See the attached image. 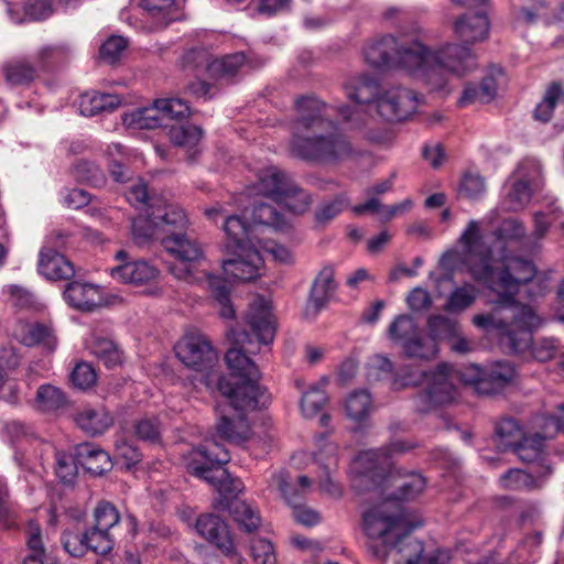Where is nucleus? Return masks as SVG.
Masks as SVG:
<instances>
[{"label":"nucleus","mask_w":564,"mask_h":564,"mask_svg":"<svg viewBox=\"0 0 564 564\" xmlns=\"http://www.w3.org/2000/svg\"><path fill=\"white\" fill-rule=\"evenodd\" d=\"M230 460L228 451L215 440L205 441L185 457L188 471L220 490H237L227 486L229 473L224 467Z\"/></svg>","instance_id":"obj_10"},{"label":"nucleus","mask_w":564,"mask_h":564,"mask_svg":"<svg viewBox=\"0 0 564 564\" xmlns=\"http://www.w3.org/2000/svg\"><path fill=\"white\" fill-rule=\"evenodd\" d=\"M496 434L502 451H510L524 436L519 423L511 417L502 419L497 424Z\"/></svg>","instance_id":"obj_49"},{"label":"nucleus","mask_w":564,"mask_h":564,"mask_svg":"<svg viewBox=\"0 0 564 564\" xmlns=\"http://www.w3.org/2000/svg\"><path fill=\"white\" fill-rule=\"evenodd\" d=\"M345 93L349 99L358 104L371 105L375 102V108H377V98L381 95L378 80L368 75L349 80L345 85Z\"/></svg>","instance_id":"obj_30"},{"label":"nucleus","mask_w":564,"mask_h":564,"mask_svg":"<svg viewBox=\"0 0 564 564\" xmlns=\"http://www.w3.org/2000/svg\"><path fill=\"white\" fill-rule=\"evenodd\" d=\"M478 296L477 289L471 284L456 288L448 296L444 310L449 313H460L471 306Z\"/></svg>","instance_id":"obj_50"},{"label":"nucleus","mask_w":564,"mask_h":564,"mask_svg":"<svg viewBox=\"0 0 564 564\" xmlns=\"http://www.w3.org/2000/svg\"><path fill=\"white\" fill-rule=\"evenodd\" d=\"M39 272L48 280H67L75 273L73 263L53 249H42Z\"/></svg>","instance_id":"obj_26"},{"label":"nucleus","mask_w":564,"mask_h":564,"mask_svg":"<svg viewBox=\"0 0 564 564\" xmlns=\"http://www.w3.org/2000/svg\"><path fill=\"white\" fill-rule=\"evenodd\" d=\"M372 406V398L367 390L352 391L345 401L346 414L349 419L360 422L366 419Z\"/></svg>","instance_id":"obj_45"},{"label":"nucleus","mask_w":564,"mask_h":564,"mask_svg":"<svg viewBox=\"0 0 564 564\" xmlns=\"http://www.w3.org/2000/svg\"><path fill=\"white\" fill-rule=\"evenodd\" d=\"M387 334L410 358L429 360L438 354V346L433 339H425L414 318L408 314L397 316L389 325Z\"/></svg>","instance_id":"obj_11"},{"label":"nucleus","mask_w":564,"mask_h":564,"mask_svg":"<svg viewBox=\"0 0 564 564\" xmlns=\"http://www.w3.org/2000/svg\"><path fill=\"white\" fill-rule=\"evenodd\" d=\"M415 447V443L395 440L388 446L360 452L355 462L354 469L360 482L369 480L371 485H379L390 466V458L395 454L406 453Z\"/></svg>","instance_id":"obj_12"},{"label":"nucleus","mask_w":564,"mask_h":564,"mask_svg":"<svg viewBox=\"0 0 564 564\" xmlns=\"http://www.w3.org/2000/svg\"><path fill=\"white\" fill-rule=\"evenodd\" d=\"M63 295L67 304L78 311L90 312L107 303L99 285L78 280L68 282Z\"/></svg>","instance_id":"obj_18"},{"label":"nucleus","mask_w":564,"mask_h":564,"mask_svg":"<svg viewBox=\"0 0 564 564\" xmlns=\"http://www.w3.org/2000/svg\"><path fill=\"white\" fill-rule=\"evenodd\" d=\"M227 338L232 341V347L226 351L225 361L232 375L241 382L234 383L228 378L221 377L218 380L220 393L239 410H256L264 406L269 397L265 389L258 383L260 379L258 367L247 356L256 352L247 346L251 345L250 334L231 328L227 330Z\"/></svg>","instance_id":"obj_6"},{"label":"nucleus","mask_w":564,"mask_h":564,"mask_svg":"<svg viewBox=\"0 0 564 564\" xmlns=\"http://www.w3.org/2000/svg\"><path fill=\"white\" fill-rule=\"evenodd\" d=\"M551 435L535 433L531 436H523L510 451H512L522 462L536 464V474L546 476L552 473V468L545 463L544 441Z\"/></svg>","instance_id":"obj_20"},{"label":"nucleus","mask_w":564,"mask_h":564,"mask_svg":"<svg viewBox=\"0 0 564 564\" xmlns=\"http://www.w3.org/2000/svg\"><path fill=\"white\" fill-rule=\"evenodd\" d=\"M425 32L416 28V44L424 51L421 55L414 78L422 82L430 90L449 93L448 75L463 77L478 67L475 52L456 43H446L436 50L429 47L424 40Z\"/></svg>","instance_id":"obj_8"},{"label":"nucleus","mask_w":564,"mask_h":564,"mask_svg":"<svg viewBox=\"0 0 564 564\" xmlns=\"http://www.w3.org/2000/svg\"><path fill=\"white\" fill-rule=\"evenodd\" d=\"M223 228L232 246L238 250H246L252 246H258V243L260 245V241L256 238V226L248 224L241 216H226Z\"/></svg>","instance_id":"obj_25"},{"label":"nucleus","mask_w":564,"mask_h":564,"mask_svg":"<svg viewBox=\"0 0 564 564\" xmlns=\"http://www.w3.org/2000/svg\"><path fill=\"white\" fill-rule=\"evenodd\" d=\"M76 457L77 463L94 476H99L112 467L109 454L91 443L77 445Z\"/></svg>","instance_id":"obj_27"},{"label":"nucleus","mask_w":564,"mask_h":564,"mask_svg":"<svg viewBox=\"0 0 564 564\" xmlns=\"http://www.w3.org/2000/svg\"><path fill=\"white\" fill-rule=\"evenodd\" d=\"M88 349L107 368H113L122 362V351L109 338L93 335Z\"/></svg>","instance_id":"obj_35"},{"label":"nucleus","mask_w":564,"mask_h":564,"mask_svg":"<svg viewBox=\"0 0 564 564\" xmlns=\"http://www.w3.org/2000/svg\"><path fill=\"white\" fill-rule=\"evenodd\" d=\"M228 401H230L228 399ZM236 411V417H229L228 415H221L217 424V434L221 440L231 443H241L248 440L250 435V426L246 415L242 413L246 410L236 409L231 402H229Z\"/></svg>","instance_id":"obj_28"},{"label":"nucleus","mask_w":564,"mask_h":564,"mask_svg":"<svg viewBox=\"0 0 564 564\" xmlns=\"http://www.w3.org/2000/svg\"><path fill=\"white\" fill-rule=\"evenodd\" d=\"M538 193L540 192L513 178L512 185L503 200L505 207L510 212L521 210L527 207L532 197Z\"/></svg>","instance_id":"obj_52"},{"label":"nucleus","mask_w":564,"mask_h":564,"mask_svg":"<svg viewBox=\"0 0 564 564\" xmlns=\"http://www.w3.org/2000/svg\"><path fill=\"white\" fill-rule=\"evenodd\" d=\"M335 290L334 270L326 265L319 271L311 289L308 305L313 306L315 314L328 302Z\"/></svg>","instance_id":"obj_33"},{"label":"nucleus","mask_w":564,"mask_h":564,"mask_svg":"<svg viewBox=\"0 0 564 564\" xmlns=\"http://www.w3.org/2000/svg\"><path fill=\"white\" fill-rule=\"evenodd\" d=\"M327 383L328 379L322 377L317 383L311 386L310 389L303 393L301 410L305 417L311 419L316 416L326 404L328 398L325 387Z\"/></svg>","instance_id":"obj_36"},{"label":"nucleus","mask_w":564,"mask_h":564,"mask_svg":"<svg viewBox=\"0 0 564 564\" xmlns=\"http://www.w3.org/2000/svg\"><path fill=\"white\" fill-rule=\"evenodd\" d=\"M490 23L485 13H465L454 23V32L464 43L485 41L489 35Z\"/></svg>","instance_id":"obj_22"},{"label":"nucleus","mask_w":564,"mask_h":564,"mask_svg":"<svg viewBox=\"0 0 564 564\" xmlns=\"http://www.w3.org/2000/svg\"><path fill=\"white\" fill-rule=\"evenodd\" d=\"M78 463L76 452L74 454L65 451L55 452V475L65 485L75 481L78 474Z\"/></svg>","instance_id":"obj_51"},{"label":"nucleus","mask_w":564,"mask_h":564,"mask_svg":"<svg viewBox=\"0 0 564 564\" xmlns=\"http://www.w3.org/2000/svg\"><path fill=\"white\" fill-rule=\"evenodd\" d=\"M229 512L234 521L246 532H252L260 525V516L246 501L234 500L229 506Z\"/></svg>","instance_id":"obj_48"},{"label":"nucleus","mask_w":564,"mask_h":564,"mask_svg":"<svg viewBox=\"0 0 564 564\" xmlns=\"http://www.w3.org/2000/svg\"><path fill=\"white\" fill-rule=\"evenodd\" d=\"M503 78V72L500 67H492L481 79L479 85H466L459 99L462 106L473 102L488 104L497 95L499 80Z\"/></svg>","instance_id":"obj_23"},{"label":"nucleus","mask_w":564,"mask_h":564,"mask_svg":"<svg viewBox=\"0 0 564 564\" xmlns=\"http://www.w3.org/2000/svg\"><path fill=\"white\" fill-rule=\"evenodd\" d=\"M67 397L62 389L50 383L41 384L32 406L42 413H55L67 405Z\"/></svg>","instance_id":"obj_34"},{"label":"nucleus","mask_w":564,"mask_h":564,"mask_svg":"<svg viewBox=\"0 0 564 564\" xmlns=\"http://www.w3.org/2000/svg\"><path fill=\"white\" fill-rule=\"evenodd\" d=\"M272 485L279 489L284 499L292 507V514L299 523L306 527H313L321 522V516L316 510L301 505L302 499L297 490H294V494L289 491L290 486L286 475L283 471L272 476Z\"/></svg>","instance_id":"obj_21"},{"label":"nucleus","mask_w":564,"mask_h":564,"mask_svg":"<svg viewBox=\"0 0 564 564\" xmlns=\"http://www.w3.org/2000/svg\"><path fill=\"white\" fill-rule=\"evenodd\" d=\"M75 177L94 187H101L106 183L104 172L95 163L89 161H78L74 166Z\"/></svg>","instance_id":"obj_57"},{"label":"nucleus","mask_w":564,"mask_h":564,"mask_svg":"<svg viewBox=\"0 0 564 564\" xmlns=\"http://www.w3.org/2000/svg\"><path fill=\"white\" fill-rule=\"evenodd\" d=\"M203 135L199 127L193 124L173 126L170 129V139L173 144L192 149L198 144Z\"/></svg>","instance_id":"obj_53"},{"label":"nucleus","mask_w":564,"mask_h":564,"mask_svg":"<svg viewBox=\"0 0 564 564\" xmlns=\"http://www.w3.org/2000/svg\"><path fill=\"white\" fill-rule=\"evenodd\" d=\"M427 327L430 330V337L425 339H433L437 345V340L449 341L459 332V324L443 315H432L427 319Z\"/></svg>","instance_id":"obj_47"},{"label":"nucleus","mask_w":564,"mask_h":564,"mask_svg":"<svg viewBox=\"0 0 564 564\" xmlns=\"http://www.w3.org/2000/svg\"><path fill=\"white\" fill-rule=\"evenodd\" d=\"M253 225L258 229V225L272 227L275 230L284 231L289 228V221L283 214L278 212L269 204H258L252 210Z\"/></svg>","instance_id":"obj_43"},{"label":"nucleus","mask_w":564,"mask_h":564,"mask_svg":"<svg viewBox=\"0 0 564 564\" xmlns=\"http://www.w3.org/2000/svg\"><path fill=\"white\" fill-rule=\"evenodd\" d=\"M458 192L467 199H478L486 193L485 178L478 173L467 172L460 180Z\"/></svg>","instance_id":"obj_56"},{"label":"nucleus","mask_w":564,"mask_h":564,"mask_svg":"<svg viewBox=\"0 0 564 564\" xmlns=\"http://www.w3.org/2000/svg\"><path fill=\"white\" fill-rule=\"evenodd\" d=\"M141 7L159 26H166L170 22L178 20L181 17L175 0H142Z\"/></svg>","instance_id":"obj_38"},{"label":"nucleus","mask_w":564,"mask_h":564,"mask_svg":"<svg viewBox=\"0 0 564 564\" xmlns=\"http://www.w3.org/2000/svg\"><path fill=\"white\" fill-rule=\"evenodd\" d=\"M3 75L8 84L28 85L35 78V68L28 61L13 59L3 64Z\"/></svg>","instance_id":"obj_42"},{"label":"nucleus","mask_w":564,"mask_h":564,"mask_svg":"<svg viewBox=\"0 0 564 564\" xmlns=\"http://www.w3.org/2000/svg\"><path fill=\"white\" fill-rule=\"evenodd\" d=\"M416 28L404 32L399 39L384 35L368 43L364 48L365 61L375 68H401L414 77L424 51L416 44Z\"/></svg>","instance_id":"obj_9"},{"label":"nucleus","mask_w":564,"mask_h":564,"mask_svg":"<svg viewBox=\"0 0 564 564\" xmlns=\"http://www.w3.org/2000/svg\"><path fill=\"white\" fill-rule=\"evenodd\" d=\"M75 423L80 430L95 436L111 426L112 417L104 408L85 406L75 415Z\"/></svg>","instance_id":"obj_31"},{"label":"nucleus","mask_w":564,"mask_h":564,"mask_svg":"<svg viewBox=\"0 0 564 564\" xmlns=\"http://www.w3.org/2000/svg\"><path fill=\"white\" fill-rule=\"evenodd\" d=\"M421 523H412L402 507L391 500L371 506L362 512L361 528L371 541L369 550L373 557L386 561L390 551L399 555L397 564H417L422 560L423 543L410 536Z\"/></svg>","instance_id":"obj_5"},{"label":"nucleus","mask_w":564,"mask_h":564,"mask_svg":"<svg viewBox=\"0 0 564 564\" xmlns=\"http://www.w3.org/2000/svg\"><path fill=\"white\" fill-rule=\"evenodd\" d=\"M292 178L276 166H270L261 172L257 184L258 192L278 203L290 193Z\"/></svg>","instance_id":"obj_24"},{"label":"nucleus","mask_w":564,"mask_h":564,"mask_svg":"<svg viewBox=\"0 0 564 564\" xmlns=\"http://www.w3.org/2000/svg\"><path fill=\"white\" fill-rule=\"evenodd\" d=\"M500 485L508 490H523L534 487V478L527 471L511 468L500 477Z\"/></svg>","instance_id":"obj_60"},{"label":"nucleus","mask_w":564,"mask_h":564,"mask_svg":"<svg viewBox=\"0 0 564 564\" xmlns=\"http://www.w3.org/2000/svg\"><path fill=\"white\" fill-rule=\"evenodd\" d=\"M540 317L528 305L514 301V296L499 299L490 312L477 314L473 324L486 332H496L500 345L510 354H524L540 361L551 360L558 351L555 337H541L533 341L532 332L540 325Z\"/></svg>","instance_id":"obj_4"},{"label":"nucleus","mask_w":564,"mask_h":564,"mask_svg":"<svg viewBox=\"0 0 564 564\" xmlns=\"http://www.w3.org/2000/svg\"><path fill=\"white\" fill-rule=\"evenodd\" d=\"M246 324L260 344L269 345L275 334V326L269 302L257 296L249 305L245 316Z\"/></svg>","instance_id":"obj_16"},{"label":"nucleus","mask_w":564,"mask_h":564,"mask_svg":"<svg viewBox=\"0 0 564 564\" xmlns=\"http://www.w3.org/2000/svg\"><path fill=\"white\" fill-rule=\"evenodd\" d=\"M424 389L414 399L416 411L426 413L438 405L449 403L456 398V383L470 386L478 394L500 393L517 378L512 364L497 361L482 368L475 364L453 368L442 362L431 371L421 372Z\"/></svg>","instance_id":"obj_3"},{"label":"nucleus","mask_w":564,"mask_h":564,"mask_svg":"<svg viewBox=\"0 0 564 564\" xmlns=\"http://www.w3.org/2000/svg\"><path fill=\"white\" fill-rule=\"evenodd\" d=\"M116 259L123 263L111 269V276L120 282L142 285L148 284L159 276V270L155 265L145 260L127 261L128 253L120 250L116 253Z\"/></svg>","instance_id":"obj_15"},{"label":"nucleus","mask_w":564,"mask_h":564,"mask_svg":"<svg viewBox=\"0 0 564 564\" xmlns=\"http://www.w3.org/2000/svg\"><path fill=\"white\" fill-rule=\"evenodd\" d=\"M121 104L118 95L99 91L85 93L79 98V112L85 117H93L106 111H112Z\"/></svg>","instance_id":"obj_32"},{"label":"nucleus","mask_w":564,"mask_h":564,"mask_svg":"<svg viewBox=\"0 0 564 564\" xmlns=\"http://www.w3.org/2000/svg\"><path fill=\"white\" fill-rule=\"evenodd\" d=\"M500 246L501 265L495 268L494 251L486 245L481 235L480 221L471 219L459 236L468 272L475 281L496 292L499 299L514 296L520 285L530 282L535 273L532 261L512 257L507 252L508 246L525 237V228L514 218L505 219L495 231Z\"/></svg>","instance_id":"obj_1"},{"label":"nucleus","mask_w":564,"mask_h":564,"mask_svg":"<svg viewBox=\"0 0 564 564\" xmlns=\"http://www.w3.org/2000/svg\"><path fill=\"white\" fill-rule=\"evenodd\" d=\"M131 229L134 240L138 243H143L156 235L160 223L151 217V212H147L144 215L133 218Z\"/></svg>","instance_id":"obj_54"},{"label":"nucleus","mask_w":564,"mask_h":564,"mask_svg":"<svg viewBox=\"0 0 564 564\" xmlns=\"http://www.w3.org/2000/svg\"><path fill=\"white\" fill-rule=\"evenodd\" d=\"M290 189V193H288L289 197L280 199L278 204L285 206L294 214L304 213L311 204L310 194L300 188L294 182L291 184Z\"/></svg>","instance_id":"obj_62"},{"label":"nucleus","mask_w":564,"mask_h":564,"mask_svg":"<svg viewBox=\"0 0 564 564\" xmlns=\"http://www.w3.org/2000/svg\"><path fill=\"white\" fill-rule=\"evenodd\" d=\"M420 105L419 95L405 87H391L377 98V112L386 121H401L412 116Z\"/></svg>","instance_id":"obj_13"},{"label":"nucleus","mask_w":564,"mask_h":564,"mask_svg":"<svg viewBox=\"0 0 564 564\" xmlns=\"http://www.w3.org/2000/svg\"><path fill=\"white\" fill-rule=\"evenodd\" d=\"M263 259L257 246L239 250V253L223 261V270L228 279L234 281H251L260 275Z\"/></svg>","instance_id":"obj_17"},{"label":"nucleus","mask_w":564,"mask_h":564,"mask_svg":"<svg viewBox=\"0 0 564 564\" xmlns=\"http://www.w3.org/2000/svg\"><path fill=\"white\" fill-rule=\"evenodd\" d=\"M296 118L292 124L291 153L304 161L338 164L351 159L356 151L350 140L335 129L338 113L352 128L367 124L361 113L349 106H334L315 96H302L295 100Z\"/></svg>","instance_id":"obj_2"},{"label":"nucleus","mask_w":564,"mask_h":564,"mask_svg":"<svg viewBox=\"0 0 564 564\" xmlns=\"http://www.w3.org/2000/svg\"><path fill=\"white\" fill-rule=\"evenodd\" d=\"M87 533V551H93L96 554H107L113 546L112 539L108 531L91 527L86 529Z\"/></svg>","instance_id":"obj_63"},{"label":"nucleus","mask_w":564,"mask_h":564,"mask_svg":"<svg viewBox=\"0 0 564 564\" xmlns=\"http://www.w3.org/2000/svg\"><path fill=\"white\" fill-rule=\"evenodd\" d=\"M126 197L132 206L144 210V213L151 212V205H158L161 200L149 196L147 184L141 180L128 188Z\"/></svg>","instance_id":"obj_55"},{"label":"nucleus","mask_w":564,"mask_h":564,"mask_svg":"<svg viewBox=\"0 0 564 564\" xmlns=\"http://www.w3.org/2000/svg\"><path fill=\"white\" fill-rule=\"evenodd\" d=\"M426 481L420 474H411L399 486L393 501L412 500L423 492Z\"/></svg>","instance_id":"obj_58"},{"label":"nucleus","mask_w":564,"mask_h":564,"mask_svg":"<svg viewBox=\"0 0 564 564\" xmlns=\"http://www.w3.org/2000/svg\"><path fill=\"white\" fill-rule=\"evenodd\" d=\"M564 104V87L558 82L551 83L543 96V99L536 105L533 117L541 122L551 120L554 109L557 105Z\"/></svg>","instance_id":"obj_37"},{"label":"nucleus","mask_w":564,"mask_h":564,"mask_svg":"<svg viewBox=\"0 0 564 564\" xmlns=\"http://www.w3.org/2000/svg\"><path fill=\"white\" fill-rule=\"evenodd\" d=\"M22 330L21 341L25 346L43 345L50 350H53L56 346L52 329L44 324H26L23 326Z\"/></svg>","instance_id":"obj_44"},{"label":"nucleus","mask_w":564,"mask_h":564,"mask_svg":"<svg viewBox=\"0 0 564 564\" xmlns=\"http://www.w3.org/2000/svg\"><path fill=\"white\" fill-rule=\"evenodd\" d=\"M120 516L113 505L104 501L99 502L94 511V525L104 531H110L119 522Z\"/></svg>","instance_id":"obj_61"},{"label":"nucleus","mask_w":564,"mask_h":564,"mask_svg":"<svg viewBox=\"0 0 564 564\" xmlns=\"http://www.w3.org/2000/svg\"><path fill=\"white\" fill-rule=\"evenodd\" d=\"M162 121L167 119H181L189 115L191 109L186 101L181 98H167L155 100Z\"/></svg>","instance_id":"obj_59"},{"label":"nucleus","mask_w":564,"mask_h":564,"mask_svg":"<svg viewBox=\"0 0 564 564\" xmlns=\"http://www.w3.org/2000/svg\"><path fill=\"white\" fill-rule=\"evenodd\" d=\"M324 443H326V438H325L324 435H322L317 440V444L321 445V444H324ZM325 448H326V453H327L326 457H324L323 449H319L315 454V459L317 462L322 463L324 460V458L327 459V464L324 466L323 473L319 476L318 488H319L322 494L327 495V496H329L330 498H334V499H339L341 497V495H343V489H341L340 485L337 484L330 477V468H332V466L336 465V458L334 457L335 446L333 444H325Z\"/></svg>","instance_id":"obj_29"},{"label":"nucleus","mask_w":564,"mask_h":564,"mask_svg":"<svg viewBox=\"0 0 564 564\" xmlns=\"http://www.w3.org/2000/svg\"><path fill=\"white\" fill-rule=\"evenodd\" d=\"M513 178L541 192L544 185L541 163L536 159H524L516 170Z\"/></svg>","instance_id":"obj_46"},{"label":"nucleus","mask_w":564,"mask_h":564,"mask_svg":"<svg viewBox=\"0 0 564 564\" xmlns=\"http://www.w3.org/2000/svg\"><path fill=\"white\" fill-rule=\"evenodd\" d=\"M61 541L65 551L72 556L78 557L87 552L86 528L80 522L73 523L62 533Z\"/></svg>","instance_id":"obj_41"},{"label":"nucleus","mask_w":564,"mask_h":564,"mask_svg":"<svg viewBox=\"0 0 564 564\" xmlns=\"http://www.w3.org/2000/svg\"><path fill=\"white\" fill-rule=\"evenodd\" d=\"M163 248L180 263L171 267L175 278L188 283H197L207 289L220 305V316L230 319L235 311L230 304L229 288L226 280L209 272L202 245L191 235L171 232L161 241Z\"/></svg>","instance_id":"obj_7"},{"label":"nucleus","mask_w":564,"mask_h":564,"mask_svg":"<svg viewBox=\"0 0 564 564\" xmlns=\"http://www.w3.org/2000/svg\"><path fill=\"white\" fill-rule=\"evenodd\" d=\"M197 533L225 555L232 554L235 544L226 522L217 514H200L195 524Z\"/></svg>","instance_id":"obj_19"},{"label":"nucleus","mask_w":564,"mask_h":564,"mask_svg":"<svg viewBox=\"0 0 564 564\" xmlns=\"http://www.w3.org/2000/svg\"><path fill=\"white\" fill-rule=\"evenodd\" d=\"M177 358L188 368L205 371L214 367L218 355L209 339L200 334L186 335L175 347Z\"/></svg>","instance_id":"obj_14"},{"label":"nucleus","mask_w":564,"mask_h":564,"mask_svg":"<svg viewBox=\"0 0 564 564\" xmlns=\"http://www.w3.org/2000/svg\"><path fill=\"white\" fill-rule=\"evenodd\" d=\"M122 122L130 129H155L163 124L161 113L154 104L153 107H144L127 112L122 116Z\"/></svg>","instance_id":"obj_39"},{"label":"nucleus","mask_w":564,"mask_h":564,"mask_svg":"<svg viewBox=\"0 0 564 564\" xmlns=\"http://www.w3.org/2000/svg\"><path fill=\"white\" fill-rule=\"evenodd\" d=\"M245 61L246 56L241 52L226 55L212 62L210 70L218 73L220 76H234L245 64Z\"/></svg>","instance_id":"obj_64"},{"label":"nucleus","mask_w":564,"mask_h":564,"mask_svg":"<svg viewBox=\"0 0 564 564\" xmlns=\"http://www.w3.org/2000/svg\"><path fill=\"white\" fill-rule=\"evenodd\" d=\"M151 217L160 223V229L162 230H165V227L169 226L182 228L186 224L183 209L174 204L160 200L158 205H151Z\"/></svg>","instance_id":"obj_40"}]
</instances>
